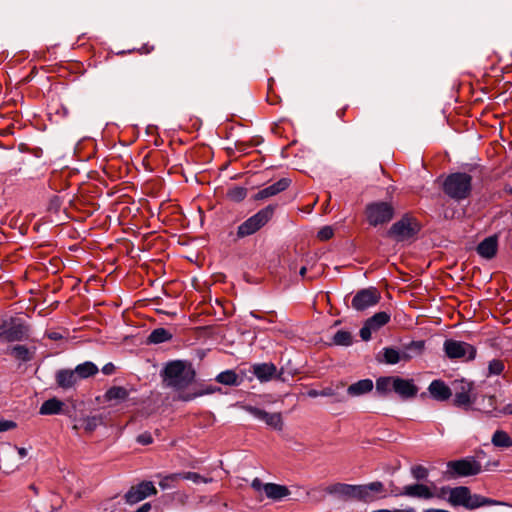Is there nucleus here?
<instances>
[{"label":"nucleus","instance_id":"f257e3e1","mask_svg":"<svg viewBox=\"0 0 512 512\" xmlns=\"http://www.w3.org/2000/svg\"><path fill=\"white\" fill-rule=\"evenodd\" d=\"M163 385L177 392L178 399L191 401L203 392L190 391L189 387L196 378V371L191 362L186 360H173L166 363L161 371Z\"/></svg>","mask_w":512,"mask_h":512},{"label":"nucleus","instance_id":"f03ea898","mask_svg":"<svg viewBox=\"0 0 512 512\" xmlns=\"http://www.w3.org/2000/svg\"><path fill=\"white\" fill-rule=\"evenodd\" d=\"M28 337L29 326L21 319L0 317V343L20 342Z\"/></svg>","mask_w":512,"mask_h":512},{"label":"nucleus","instance_id":"7ed1b4c3","mask_svg":"<svg viewBox=\"0 0 512 512\" xmlns=\"http://www.w3.org/2000/svg\"><path fill=\"white\" fill-rule=\"evenodd\" d=\"M472 188V177L466 173H452L443 183V191L450 198L463 200L470 195Z\"/></svg>","mask_w":512,"mask_h":512},{"label":"nucleus","instance_id":"20e7f679","mask_svg":"<svg viewBox=\"0 0 512 512\" xmlns=\"http://www.w3.org/2000/svg\"><path fill=\"white\" fill-rule=\"evenodd\" d=\"M447 500L453 506H463L470 510L494 503L493 500L481 495L471 494L470 489L466 486L454 487Z\"/></svg>","mask_w":512,"mask_h":512},{"label":"nucleus","instance_id":"39448f33","mask_svg":"<svg viewBox=\"0 0 512 512\" xmlns=\"http://www.w3.org/2000/svg\"><path fill=\"white\" fill-rule=\"evenodd\" d=\"M274 212V205H268L259 210L256 214L252 215L238 226L237 237L244 238L259 231L272 219Z\"/></svg>","mask_w":512,"mask_h":512},{"label":"nucleus","instance_id":"423d86ee","mask_svg":"<svg viewBox=\"0 0 512 512\" xmlns=\"http://www.w3.org/2000/svg\"><path fill=\"white\" fill-rule=\"evenodd\" d=\"M367 221L372 226L388 223L394 216V207L384 201L372 202L366 206Z\"/></svg>","mask_w":512,"mask_h":512},{"label":"nucleus","instance_id":"0eeeda50","mask_svg":"<svg viewBox=\"0 0 512 512\" xmlns=\"http://www.w3.org/2000/svg\"><path fill=\"white\" fill-rule=\"evenodd\" d=\"M447 468L452 477L474 476L482 471L481 464L474 457L449 461Z\"/></svg>","mask_w":512,"mask_h":512},{"label":"nucleus","instance_id":"6e6552de","mask_svg":"<svg viewBox=\"0 0 512 512\" xmlns=\"http://www.w3.org/2000/svg\"><path fill=\"white\" fill-rule=\"evenodd\" d=\"M419 230L420 226L416 219L404 216L391 226L388 234L397 241H405L417 234Z\"/></svg>","mask_w":512,"mask_h":512},{"label":"nucleus","instance_id":"1a4fd4ad","mask_svg":"<svg viewBox=\"0 0 512 512\" xmlns=\"http://www.w3.org/2000/svg\"><path fill=\"white\" fill-rule=\"evenodd\" d=\"M443 349L449 359L473 360L476 356V348L466 342L453 339L445 340Z\"/></svg>","mask_w":512,"mask_h":512},{"label":"nucleus","instance_id":"9d476101","mask_svg":"<svg viewBox=\"0 0 512 512\" xmlns=\"http://www.w3.org/2000/svg\"><path fill=\"white\" fill-rule=\"evenodd\" d=\"M474 386L472 382L465 379L457 380L454 383V400L453 404L456 407L463 408L468 411L471 405L475 402L476 397L473 393Z\"/></svg>","mask_w":512,"mask_h":512},{"label":"nucleus","instance_id":"9b49d317","mask_svg":"<svg viewBox=\"0 0 512 512\" xmlns=\"http://www.w3.org/2000/svg\"><path fill=\"white\" fill-rule=\"evenodd\" d=\"M251 372L262 383L272 379L286 381L283 368L278 371L276 365L271 362L256 363L252 365Z\"/></svg>","mask_w":512,"mask_h":512},{"label":"nucleus","instance_id":"f8f14e48","mask_svg":"<svg viewBox=\"0 0 512 512\" xmlns=\"http://www.w3.org/2000/svg\"><path fill=\"white\" fill-rule=\"evenodd\" d=\"M385 487L381 481H374L368 484L357 485L356 500L364 503H370L378 498H384Z\"/></svg>","mask_w":512,"mask_h":512},{"label":"nucleus","instance_id":"ddd939ff","mask_svg":"<svg viewBox=\"0 0 512 512\" xmlns=\"http://www.w3.org/2000/svg\"><path fill=\"white\" fill-rule=\"evenodd\" d=\"M156 494L157 489L155 488L153 482L142 481L139 484L130 487V489L124 495V499L127 504L133 505L144 500L148 496Z\"/></svg>","mask_w":512,"mask_h":512},{"label":"nucleus","instance_id":"4468645a","mask_svg":"<svg viewBox=\"0 0 512 512\" xmlns=\"http://www.w3.org/2000/svg\"><path fill=\"white\" fill-rule=\"evenodd\" d=\"M380 298V293L376 288H365L356 293L352 299L351 306L357 311H363L376 305Z\"/></svg>","mask_w":512,"mask_h":512},{"label":"nucleus","instance_id":"2eb2a0df","mask_svg":"<svg viewBox=\"0 0 512 512\" xmlns=\"http://www.w3.org/2000/svg\"><path fill=\"white\" fill-rule=\"evenodd\" d=\"M391 493L394 496H407L422 499H431L434 497V494L428 486L419 483L404 486L400 491L396 488L395 490H392Z\"/></svg>","mask_w":512,"mask_h":512},{"label":"nucleus","instance_id":"dca6fc26","mask_svg":"<svg viewBox=\"0 0 512 512\" xmlns=\"http://www.w3.org/2000/svg\"><path fill=\"white\" fill-rule=\"evenodd\" d=\"M394 393L402 399L414 398L418 393V387L412 379H404L396 376Z\"/></svg>","mask_w":512,"mask_h":512},{"label":"nucleus","instance_id":"f3484780","mask_svg":"<svg viewBox=\"0 0 512 512\" xmlns=\"http://www.w3.org/2000/svg\"><path fill=\"white\" fill-rule=\"evenodd\" d=\"M290 183H291L290 179L281 178L280 180L273 183L272 185L259 190L253 196V199L259 201V200H265L267 198L275 196V195L279 194L280 192L286 190L289 187Z\"/></svg>","mask_w":512,"mask_h":512},{"label":"nucleus","instance_id":"a211bd4d","mask_svg":"<svg viewBox=\"0 0 512 512\" xmlns=\"http://www.w3.org/2000/svg\"><path fill=\"white\" fill-rule=\"evenodd\" d=\"M73 430L83 429L87 434H92L99 426L103 425V417L101 415L86 416L80 419H73Z\"/></svg>","mask_w":512,"mask_h":512},{"label":"nucleus","instance_id":"6ab92c4d","mask_svg":"<svg viewBox=\"0 0 512 512\" xmlns=\"http://www.w3.org/2000/svg\"><path fill=\"white\" fill-rule=\"evenodd\" d=\"M329 494L336 495L343 500H356L357 485L335 483L327 487Z\"/></svg>","mask_w":512,"mask_h":512},{"label":"nucleus","instance_id":"aec40b11","mask_svg":"<svg viewBox=\"0 0 512 512\" xmlns=\"http://www.w3.org/2000/svg\"><path fill=\"white\" fill-rule=\"evenodd\" d=\"M428 391L431 397L437 401H446L452 396L450 387L440 379L433 380L428 387Z\"/></svg>","mask_w":512,"mask_h":512},{"label":"nucleus","instance_id":"412c9836","mask_svg":"<svg viewBox=\"0 0 512 512\" xmlns=\"http://www.w3.org/2000/svg\"><path fill=\"white\" fill-rule=\"evenodd\" d=\"M55 380L60 388L70 389L78 384L79 378L74 369H61L56 372Z\"/></svg>","mask_w":512,"mask_h":512},{"label":"nucleus","instance_id":"4be33fe9","mask_svg":"<svg viewBox=\"0 0 512 512\" xmlns=\"http://www.w3.org/2000/svg\"><path fill=\"white\" fill-rule=\"evenodd\" d=\"M498 249V237L497 235H492L485 238L481 241L477 246V253L486 259L493 258Z\"/></svg>","mask_w":512,"mask_h":512},{"label":"nucleus","instance_id":"5701e85b","mask_svg":"<svg viewBox=\"0 0 512 512\" xmlns=\"http://www.w3.org/2000/svg\"><path fill=\"white\" fill-rule=\"evenodd\" d=\"M64 403L57 399L51 398L44 401L39 409V413L41 415H57V414H66L71 417L68 410H64Z\"/></svg>","mask_w":512,"mask_h":512},{"label":"nucleus","instance_id":"b1692460","mask_svg":"<svg viewBox=\"0 0 512 512\" xmlns=\"http://www.w3.org/2000/svg\"><path fill=\"white\" fill-rule=\"evenodd\" d=\"M36 348L33 347L32 349L28 348L25 345H14L7 349V354L11 355L16 360L22 361V362H29L31 361L35 356Z\"/></svg>","mask_w":512,"mask_h":512},{"label":"nucleus","instance_id":"393cba45","mask_svg":"<svg viewBox=\"0 0 512 512\" xmlns=\"http://www.w3.org/2000/svg\"><path fill=\"white\" fill-rule=\"evenodd\" d=\"M263 491L265 492L267 498L274 501H279L290 495V490L288 487L276 483H265V486H263Z\"/></svg>","mask_w":512,"mask_h":512},{"label":"nucleus","instance_id":"a878e982","mask_svg":"<svg viewBox=\"0 0 512 512\" xmlns=\"http://www.w3.org/2000/svg\"><path fill=\"white\" fill-rule=\"evenodd\" d=\"M372 389L373 381L371 379H362L349 385L347 393L352 397H358L371 392Z\"/></svg>","mask_w":512,"mask_h":512},{"label":"nucleus","instance_id":"bb28decb","mask_svg":"<svg viewBox=\"0 0 512 512\" xmlns=\"http://www.w3.org/2000/svg\"><path fill=\"white\" fill-rule=\"evenodd\" d=\"M129 396V392L126 388L121 386H112L104 394V400L106 402H113L115 404L125 401Z\"/></svg>","mask_w":512,"mask_h":512},{"label":"nucleus","instance_id":"cd10ccee","mask_svg":"<svg viewBox=\"0 0 512 512\" xmlns=\"http://www.w3.org/2000/svg\"><path fill=\"white\" fill-rule=\"evenodd\" d=\"M425 349V341H411L407 345L404 346L403 351V361H408L415 356H419L423 353Z\"/></svg>","mask_w":512,"mask_h":512},{"label":"nucleus","instance_id":"c85d7f7f","mask_svg":"<svg viewBox=\"0 0 512 512\" xmlns=\"http://www.w3.org/2000/svg\"><path fill=\"white\" fill-rule=\"evenodd\" d=\"M396 376H382L376 380V391L380 395L394 392Z\"/></svg>","mask_w":512,"mask_h":512},{"label":"nucleus","instance_id":"c756f323","mask_svg":"<svg viewBox=\"0 0 512 512\" xmlns=\"http://www.w3.org/2000/svg\"><path fill=\"white\" fill-rule=\"evenodd\" d=\"M74 370L79 380L92 377L96 375L99 371L97 365L91 361H86L84 363L77 365Z\"/></svg>","mask_w":512,"mask_h":512},{"label":"nucleus","instance_id":"7c9ffc66","mask_svg":"<svg viewBox=\"0 0 512 512\" xmlns=\"http://www.w3.org/2000/svg\"><path fill=\"white\" fill-rule=\"evenodd\" d=\"M215 380L220 384L228 385V386H238L242 382V380L239 378V376L233 370H225V371L219 373L216 376Z\"/></svg>","mask_w":512,"mask_h":512},{"label":"nucleus","instance_id":"2f4dec72","mask_svg":"<svg viewBox=\"0 0 512 512\" xmlns=\"http://www.w3.org/2000/svg\"><path fill=\"white\" fill-rule=\"evenodd\" d=\"M390 318L391 315L388 312L381 311L368 318L366 322L374 329V331H377L386 325L390 321Z\"/></svg>","mask_w":512,"mask_h":512},{"label":"nucleus","instance_id":"473e14b6","mask_svg":"<svg viewBox=\"0 0 512 512\" xmlns=\"http://www.w3.org/2000/svg\"><path fill=\"white\" fill-rule=\"evenodd\" d=\"M491 442L495 447L510 448L512 446V438L503 430H496L491 438Z\"/></svg>","mask_w":512,"mask_h":512},{"label":"nucleus","instance_id":"72a5a7b5","mask_svg":"<svg viewBox=\"0 0 512 512\" xmlns=\"http://www.w3.org/2000/svg\"><path fill=\"white\" fill-rule=\"evenodd\" d=\"M172 339V334L165 328H156L148 336V343L160 344Z\"/></svg>","mask_w":512,"mask_h":512},{"label":"nucleus","instance_id":"f704fd0d","mask_svg":"<svg viewBox=\"0 0 512 512\" xmlns=\"http://www.w3.org/2000/svg\"><path fill=\"white\" fill-rule=\"evenodd\" d=\"M382 354L383 361L387 364L394 365L403 360V353L394 348L386 347L383 349Z\"/></svg>","mask_w":512,"mask_h":512},{"label":"nucleus","instance_id":"c9c22d12","mask_svg":"<svg viewBox=\"0 0 512 512\" xmlns=\"http://www.w3.org/2000/svg\"><path fill=\"white\" fill-rule=\"evenodd\" d=\"M264 423L274 430L281 431L283 429V419L280 412L268 413Z\"/></svg>","mask_w":512,"mask_h":512},{"label":"nucleus","instance_id":"e433bc0d","mask_svg":"<svg viewBox=\"0 0 512 512\" xmlns=\"http://www.w3.org/2000/svg\"><path fill=\"white\" fill-rule=\"evenodd\" d=\"M247 196V188L242 186H232L227 190V198L233 202H241Z\"/></svg>","mask_w":512,"mask_h":512},{"label":"nucleus","instance_id":"4c0bfd02","mask_svg":"<svg viewBox=\"0 0 512 512\" xmlns=\"http://www.w3.org/2000/svg\"><path fill=\"white\" fill-rule=\"evenodd\" d=\"M333 342L340 346H349L352 344V335L348 331L339 330L333 336Z\"/></svg>","mask_w":512,"mask_h":512},{"label":"nucleus","instance_id":"58836bf2","mask_svg":"<svg viewBox=\"0 0 512 512\" xmlns=\"http://www.w3.org/2000/svg\"><path fill=\"white\" fill-rule=\"evenodd\" d=\"M178 476H179V480H181V479L182 480H191L194 483H201V482L208 483L212 480V479L205 478L196 472H190V471L189 472H179Z\"/></svg>","mask_w":512,"mask_h":512},{"label":"nucleus","instance_id":"ea45409f","mask_svg":"<svg viewBox=\"0 0 512 512\" xmlns=\"http://www.w3.org/2000/svg\"><path fill=\"white\" fill-rule=\"evenodd\" d=\"M179 481L178 473L169 474L163 476L159 482V486L165 490L170 489L175 486V483Z\"/></svg>","mask_w":512,"mask_h":512},{"label":"nucleus","instance_id":"a19ab883","mask_svg":"<svg viewBox=\"0 0 512 512\" xmlns=\"http://www.w3.org/2000/svg\"><path fill=\"white\" fill-rule=\"evenodd\" d=\"M242 408L248 412L249 414H251L252 416H254L255 418L261 420L264 422L267 414L269 412L263 410V409H260V408H257L255 406H252V405H243Z\"/></svg>","mask_w":512,"mask_h":512},{"label":"nucleus","instance_id":"79ce46f5","mask_svg":"<svg viewBox=\"0 0 512 512\" xmlns=\"http://www.w3.org/2000/svg\"><path fill=\"white\" fill-rule=\"evenodd\" d=\"M489 375H500L504 370V363L501 360L493 359L488 365Z\"/></svg>","mask_w":512,"mask_h":512},{"label":"nucleus","instance_id":"37998d69","mask_svg":"<svg viewBox=\"0 0 512 512\" xmlns=\"http://www.w3.org/2000/svg\"><path fill=\"white\" fill-rule=\"evenodd\" d=\"M411 474L416 480H424L428 476V470L422 465H416L411 468Z\"/></svg>","mask_w":512,"mask_h":512},{"label":"nucleus","instance_id":"c03bdc74","mask_svg":"<svg viewBox=\"0 0 512 512\" xmlns=\"http://www.w3.org/2000/svg\"><path fill=\"white\" fill-rule=\"evenodd\" d=\"M333 235H334V231H333L332 227L324 226L318 231L317 237L321 241H327V240L331 239L333 237Z\"/></svg>","mask_w":512,"mask_h":512},{"label":"nucleus","instance_id":"a18cd8bd","mask_svg":"<svg viewBox=\"0 0 512 512\" xmlns=\"http://www.w3.org/2000/svg\"><path fill=\"white\" fill-rule=\"evenodd\" d=\"M372 331H374V329L367 322H365L364 326L360 329V337L362 338V340H370Z\"/></svg>","mask_w":512,"mask_h":512},{"label":"nucleus","instance_id":"49530a36","mask_svg":"<svg viewBox=\"0 0 512 512\" xmlns=\"http://www.w3.org/2000/svg\"><path fill=\"white\" fill-rule=\"evenodd\" d=\"M137 442L141 445H149L153 442L152 435L149 432H144L137 436Z\"/></svg>","mask_w":512,"mask_h":512},{"label":"nucleus","instance_id":"de8ad7c7","mask_svg":"<svg viewBox=\"0 0 512 512\" xmlns=\"http://www.w3.org/2000/svg\"><path fill=\"white\" fill-rule=\"evenodd\" d=\"M16 427V423L9 420H0V432L8 431Z\"/></svg>","mask_w":512,"mask_h":512},{"label":"nucleus","instance_id":"09e8293b","mask_svg":"<svg viewBox=\"0 0 512 512\" xmlns=\"http://www.w3.org/2000/svg\"><path fill=\"white\" fill-rule=\"evenodd\" d=\"M116 371V367L113 363L109 362L102 367V372L105 375H112Z\"/></svg>","mask_w":512,"mask_h":512},{"label":"nucleus","instance_id":"8fccbe9b","mask_svg":"<svg viewBox=\"0 0 512 512\" xmlns=\"http://www.w3.org/2000/svg\"><path fill=\"white\" fill-rule=\"evenodd\" d=\"M263 486H265V484H263L259 478H254L251 483V487L256 491L263 490Z\"/></svg>","mask_w":512,"mask_h":512},{"label":"nucleus","instance_id":"3c124183","mask_svg":"<svg viewBox=\"0 0 512 512\" xmlns=\"http://www.w3.org/2000/svg\"><path fill=\"white\" fill-rule=\"evenodd\" d=\"M451 490H453V488H451V487H448V486L447 487H442L440 489V493H439L438 496L441 497V498H446V497L448 498V497H450V491Z\"/></svg>","mask_w":512,"mask_h":512},{"label":"nucleus","instance_id":"603ef678","mask_svg":"<svg viewBox=\"0 0 512 512\" xmlns=\"http://www.w3.org/2000/svg\"><path fill=\"white\" fill-rule=\"evenodd\" d=\"M152 506L150 503H144L143 505H141L137 510H135L134 512H150Z\"/></svg>","mask_w":512,"mask_h":512},{"label":"nucleus","instance_id":"864d4df0","mask_svg":"<svg viewBox=\"0 0 512 512\" xmlns=\"http://www.w3.org/2000/svg\"><path fill=\"white\" fill-rule=\"evenodd\" d=\"M319 394H321V396H332V395H334V392L331 388H325V389L321 390L319 392Z\"/></svg>","mask_w":512,"mask_h":512},{"label":"nucleus","instance_id":"5fc2aeb1","mask_svg":"<svg viewBox=\"0 0 512 512\" xmlns=\"http://www.w3.org/2000/svg\"><path fill=\"white\" fill-rule=\"evenodd\" d=\"M372 512H412V511L411 510H401V509H395V510L380 509V510H375Z\"/></svg>","mask_w":512,"mask_h":512},{"label":"nucleus","instance_id":"6e6d98bb","mask_svg":"<svg viewBox=\"0 0 512 512\" xmlns=\"http://www.w3.org/2000/svg\"><path fill=\"white\" fill-rule=\"evenodd\" d=\"M48 337L51 340H58V339L61 338V335L58 332H51V333L48 334Z\"/></svg>","mask_w":512,"mask_h":512},{"label":"nucleus","instance_id":"4d7b16f0","mask_svg":"<svg viewBox=\"0 0 512 512\" xmlns=\"http://www.w3.org/2000/svg\"><path fill=\"white\" fill-rule=\"evenodd\" d=\"M503 413H505V414H511V415H512V404H507V405L503 408Z\"/></svg>","mask_w":512,"mask_h":512},{"label":"nucleus","instance_id":"13d9d810","mask_svg":"<svg viewBox=\"0 0 512 512\" xmlns=\"http://www.w3.org/2000/svg\"><path fill=\"white\" fill-rule=\"evenodd\" d=\"M17 451L21 458H24L27 455V450L23 447L17 448Z\"/></svg>","mask_w":512,"mask_h":512},{"label":"nucleus","instance_id":"bf43d9fd","mask_svg":"<svg viewBox=\"0 0 512 512\" xmlns=\"http://www.w3.org/2000/svg\"><path fill=\"white\" fill-rule=\"evenodd\" d=\"M319 392H320V391H318V390H310V391L308 392V396H310V397H318V396H321V394H319Z\"/></svg>","mask_w":512,"mask_h":512},{"label":"nucleus","instance_id":"052dcab7","mask_svg":"<svg viewBox=\"0 0 512 512\" xmlns=\"http://www.w3.org/2000/svg\"><path fill=\"white\" fill-rule=\"evenodd\" d=\"M423 512H450V511L444 510V509H434V508H431V509H426Z\"/></svg>","mask_w":512,"mask_h":512},{"label":"nucleus","instance_id":"680f3d73","mask_svg":"<svg viewBox=\"0 0 512 512\" xmlns=\"http://www.w3.org/2000/svg\"><path fill=\"white\" fill-rule=\"evenodd\" d=\"M499 465L498 461H494L493 463H488L485 467V470H490V466L497 467Z\"/></svg>","mask_w":512,"mask_h":512},{"label":"nucleus","instance_id":"e2e57ef3","mask_svg":"<svg viewBox=\"0 0 512 512\" xmlns=\"http://www.w3.org/2000/svg\"><path fill=\"white\" fill-rule=\"evenodd\" d=\"M306 272H307V268L303 266V267L300 269L299 274H300L302 277H304V276H305V274H306Z\"/></svg>","mask_w":512,"mask_h":512},{"label":"nucleus","instance_id":"0e129e2a","mask_svg":"<svg viewBox=\"0 0 512 512\" xmlns=\"http://www.w3.org/2000/svg\"><path fill=\"white\" fill-rule=\"evenodd\" d=\"M29 488H30L32 491H34V493H35V494H38V489H37V487H36L34 484H31V485L29 486Z\"/></svg>","mask_w":512,"mask_h":512},{"label":"nucleus","instance_id":"69168bd1","mask_svg":"<svg viewBox=\"0 0 512 512\" xmlns=\"http://www.w3.org/2000/svg\"><path fill=\"white\" fill-rule=\"evenodd\" d=\"M252 316L255 317V318H260L259 316H257L255 313H252Z\"/></svg>","mask_w":512,"mask_h":512},{"label":"nucleus","instance_id":"338daca9","mask_svg":"<svg viewBox=\"0 0 512 512\" xmlns=\"http://www.w3.org/2000/svg\"><path fill=\"white\" fill-rule=\"evenodd\" d=\"M489 400L492 402V401H494L495 399H494V397H493V396H491V397H489Z\"/></svg>","mask_w":512,"mask_h":512},{"label":"nucleus","instance_id":"774afa93","mask_svg":"<svg viewBox=\"0 0 512 512\" xmlns=\"http://www.w3.org/2000/svg\"><path fill=\"white\" fill-rule=\"evenodd\" d=\"M509 193L512 195V188L509 189Z\"/></svg>","mask_w":512,"mask_h":512}]
</instances>
